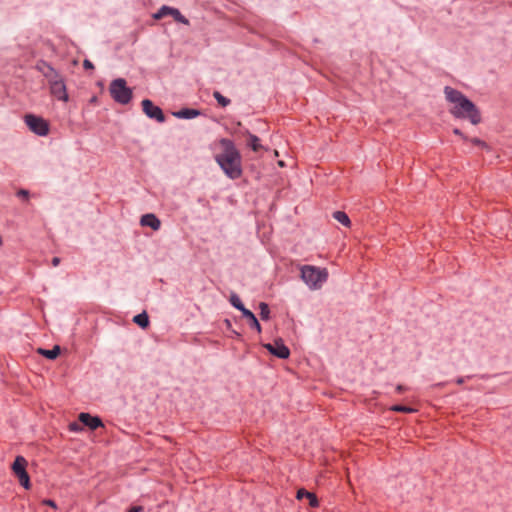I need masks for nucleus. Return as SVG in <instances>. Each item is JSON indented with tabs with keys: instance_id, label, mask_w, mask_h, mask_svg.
Here are the masks:
<instances>
[{
	"instance_id": "nucleus-12",
	"label": "nucleus",
	"mask_w": 512,
	"mask_h": 512,
	"mask_svg": "<svg viewBox=\"0 0 512 512\" xmlns=\"http://www.w3.org/2000/svg\"><path fill=\"white\" fill-rule=\"evenodd\" d=\"M140 224L144 227H150L154 231H158L161 227L160 219L153 213H147L141 216Z\"/></svg>"
},
{
	"instance_id": "nucleus-33",
	"label": "nucleus",
	"mask_w": 512,
	"mask_h": 512,
	"mask_svg": "<svg viewBox=\"0 0 512 512\" xmlns=\"http://www.w3.org/2000/svg\"><path fill=\"white\" fill-rule=\"evenodd\" d=\"M456 384L458 385H462L464 382H465V377H458L456 380H455Z\"/></svg>"
},
{
	"instance_id": "nucleus-31",
	"label": "nucleus",
	"mask_w": 512,
	"mask_h": 512,
	"mask_svg": "<svg viewBox=\"0 0 512 512\" xmlns=\"http://www.w3.org/2000/svg\"><path fill=\"white\" fill-rule=\"evenodd\" d=\"M405 390H406V387H405V386H403V385H401V384H398V385L396 386V391H397L398 393H403Z\"/></svg>"
},
{
	"instance_id": "nucleus-32",
	"label": "nucleus",
	"mask_w": 512,
	"mask_h": 512,
	"mask_svg": "<svg viewBox=\"0 0 512 512\" xmlns=\"http://www.w3.org/2000/svg\"><path fill=\"white\" fill-rule=\"evenodd\" d=\"M143 508L141 506H133L128 512H140Z\"/></svg>"
},
{
	"instance_id": "nucleus-17",
	"label": "nucleus",
	"mask_w": 512,
	"mask_h": 512,
	"mask_svg": "<svg viewBox=\"0 0 512 512\" xmlns=\"http://www.w3.org/2000/svg\"><path fill=\"white\" fill-rule=\"evenodd\" d=\"M60 352H61V348L59 345H55L52 349H44V348L38 349V353L49 360L56 359L60 355Z\"/></svg>"
},
{
	"instance_id": "nucleus-7",
	"label": "nucleus",
	"mask_w": 512,
	"mask_h": 512,
	"mask_svg": "<svg viewBox=\"0 0 512 512\" xmlns=\"http://www.w3.org/2000/svg\"><path fill=\"white\" fill-rule=\"evenodd\" d=\"M24 122L31 132L44 137L49 134L50 124L42 116L28 113L24 116Z\"/></svg>"
},
{
	"instance_id": "nucleus-34",
	"label": "nucleus",
	"mask_w": 512,
	"mask_h": 512,
	"mask_svg": "<svg viewBox=\"0 0 512 512\" xmlns=\"http://www.w3.org/2000/svg\"><path fill=\"white\" fill-rule=\"evenodd\" d=\"M90 102H91V103H96V102H97V97H96V96H93V97L90 99Z\"/></svg>"
},
{
	"instance_id": "nucleus-19",
	"label": "nucleus",
	"mask_w": 512,
	"mask_h": 512,
	"mask_svg": "<svg viewBox=\"0 0 512 512\" xmlns=\"http://www.w3.org/2000/svg\"><path fill=\"white\" fill-rule=\"evenodd\" d=\"M333 218L337 220L339 223L344 225L345 227L351 226V220L346 212L344 211H335L333 212Z\"/></svg>"
},
{
	"instance_id": "nucleus-29",
	"label": "nucleus",
	"mask_w": 512,
	"mask_h": 512,
	"mask_svg": "<svg viewBox=\"0 0 512 512\" xmlns=\"http://www.w3.org/2000/svg\"><path fill=\"white\" fill-rule=\"evenodd\" d=\"M453 133L455 135H458V136L462 137L464 140L467 139V137L462 133V131L459 128H454L453 129Z\"/></svg>"
},
{
	"instance_id": "nucleus-28",
	"label": "nucleus",
	"mask_w": 512,
	"mask_h": 512,
	"mask_svg": "<svg viewBox=\"0 0 512 512\" xmlns=\"http://www.w3.org/2000/svg\"><path fill=\"white\" fill-rule=\"evenodd\" d=\"M83 67H84V69H86V70L94 69V65H93V63H92L90 60H88V59H85V60L83 61Z\"/></svg>"
},
{
	"instance_id": "nucleus-30",
	"label": "nucleus",
	"mask_w": 512,
	"mask_h": 512,
	"mask_svg": "<svg viewBox=\"0 0 512 512\" xmlns=\"http://www.w3.org/2000/svg\"><path fill=\"white\" fill-rule=\"evenodd\" d=\"M60 262H61V259L59 257H53L52 261H51V263L54 267L58 266L60 264Z\"/></svg>"
},
{
	"instance_id": "nucleus-8",
	"label": "nucleus",
	"mask_w": 512,
	"mask_h": 512,
	"mask_svg": "<svg viewBox=\"0 0 512 512\" xmlns=\"http://www.w3.org/2000/svg\"><path fill=\"white\" fill-rule=\"evenodd\" d=\"M142 110L144 114L152 119L157 121L158 123H163L166 120L165 114L163 110L155 105L150 99H143L141 102Z\"/></svg>"
},
{
	"instance_id": "nucleus-16",
	"label": "nucleus",
	"mask_w": 512,
	"mask_h": 512,
	"mask_svg": "<svg viewBox=\"0 0 512 512\" xmlns=\"http://www.w3.org/2000/svg\"><path fill=\"white\" fill-rule=\"evenodd\" d=\"M242 316L248 320L249 326L251 329H254L258 333H261V331H262L261 324L259 323L257 317L251 310H249V309L245 310V312L242 314Z\"/></svg>"
},
{
	"instance_id": "nucleus-27",
	"label": "nucleus",
	"mask_w": 512,
	"mask_h": 512,
	"mask_svg": "<svg viewBox=\"0 0 512 512\" xmlns=\"http://www.w3.org/2000/svg\"><path fill=\"white\" fill-rule=\"evenodd\" d=\"M471 142L476 146H481V147L486 146V143L479 138H473V139H471Z\"/></svg>"
},
{
	"instance_id": "nucleus-14",
	"label": "nucleus",
	"mask_w": 512,
	"mask_h": 512,
	"mask_svg": "<svg viewBox=\"0 0 512 512\" xmlns=\"http://www.w3.org/2000/svg\"><path fill=\"white\" fill-rule=\"evenodd\" d=\"M296 498L298 500H302V499L306 498V500H309V505L313 508L319 506V501H318L316 494H314L304 488H300L297 490Z\"/></svg>"
},
{
	"instance_id": "nucleus-11",
	"label": "nucleus",
	"mask_w": 512,
	"mask_h": 512,
	"mask_svg": "<svg viewBox=\"0 0 512 512\" xmlns=\"http://www.w3.org/2000/svg\"><path fill=\"white\" fill-rule=\"evenodd\" d=\"M78 421L83 425V427H87L91 431H95L98 428L104 427V423L99 416L91 415L88 412L79 413Z\"/></svg>"
},
{
	"instance_id": "nucleus-15",
	"label": "nucleus",
	"mask_w": 512,
	"mask_h": 512,
	"mask_svg": "<svg viewBox=\"0 0 512 512\" xmlns=\"http://www.w3.org/2000/svg\"><path fill=\"white\" fill-rule=\"evenodd\" d=\"M244 134L247 136V146H249L255 152L262 149L260 138L258 136L252 134L248 129H245Z\"/></svg>"
},
{
	"instance_id": "nucleus-9",
	"label": "nucleus",
	"mask_w": 512,
	"mask_h": 512,
	"mask_svg": "<svg viewBox=\"0 0 512 512\" xmlns=\"http://www.w3.org/2000/svg\"><path fill=\"white\" fill-rule=\"evenodd\" d=\"M165 16L173 17V19L181 24L189 25V20L186 18L179 9L170 7L167 5H163L159 8V10L153 15L154 19L159 20L164 18Z\"/></svg>"
},
{
	"instance_id": "nucleus-4",
	"label": "nucleus",
	"mask_w": 512,
	"mask_h": 512,
	"mask_svg": "<svg viewBox=\"0 0 512 512\" xmlns=\"http://www.w3.org/2000/svg\"><path fill=\"white\" fill-rule=\"evenodd\" d=\"M48 72H44V76L48 79L51 94L59 101L67 102L69 96L66 89L64 79L59 73L48 63L43 62Z\"/></svg>"
},
{
	"instance_id": "nucleus-5",
	"label": "nucleus",
	"mask_w": 512,
	"mask_h": 512,
	"mask_svg": "<svg viewBox=\"0 0 512 512\" xmlns=\"http://www.w3.org/2000/svg\"><path fill=\"white\" fill-rule=\"evenodd\" d=\"M109 92L112 99L121 105L128 104L133 97V91L128 87L127 82L123 78H117L111 81Z\"/></svg>"
},
{
	"instance_id": "nucleus-21",
	"label": "nucleus",
	"mask_w": 512,
	"mask_h": 512,
	"mask_svg": "<svg viewBox=\"0 0 512 512\" xmlns=\"http://www.w3.org/2000/svg\"><path fill=\"white\" fill-rule=\"evenodd\" d=\"M259 309H260V318L263 321H267L270 319V308L269 305L266 302H260L259 303Z\"/></svg>"
},
{
	"instance_id": "nucleus-18",
	"label": "nucleus",
	"mask_w": 512,
	"mask_h": 512,
	"mask_svg": "<svg viewBox=\"0 0 512 512\" xmlns=\"http://www.w3.org/2000/svg\"><path fill=\"white\" fill-rule=\"evenodd\" d=\"M133 322L137 324L140 328L146 329L149 324V316L146 311H143L133 317Z\"/></svg>"
},
{
	"instance_id": "nucleus-20",
	"label": "nucleus",
	"mask_w": 512,
	"mask_h": 512,
	"mask_svg": "<svg viewBox=\"0 0 512 512\" xmlns=\"http://www.w3.org/2000/svg\"><path fill=\"white\" fill-rule=\"evenodd\" d=\"M230 304L237 310H239L242 314L247 310L241 301L240 297L236 293H232L229 298Z\"/></svg>"
},
{
	"instance_id": "nucleus-13",
	"label": "nucleus",
	"mask_w": 512,
	"mask_h": 512,
	"mask_svg": "<svg viewBox=\"0 0 512 512\" xmlns=\"http://www.w3.org/2000/svg\"><path fill=\"white\" fill-rule=\"evenodd\" d=\"M200 115L201 111L199 109L189 107L181 108L180 110L173 112L174 117L186 120L194 119Z\"/></svg>"
},
{
	"instance_id": "nucleus-10",
	"label": "nucleus",
	"mask_w": 512,
	"mask_h": 512,
	"mask_svg": "<svg viewBox=\"0 0 512 512\" xmlns=\"http://www.w3.org/2000/svg\"><path fill=\"white\" fill-rule=\"evenodd\" d=\"M264 348L273 356L279 359H287L290 356L289 348L282 339H277L273 343L264 344Z\"/></svg>"
},
{
	"instance_id": "nucleus-24",
	"label": "nucleus",
	"mask_w": 512,
	"mask_h": 512,
	"mask_svg": "<svg viewBox=\"0 0 512 512\" xmlns=\"http://www.w3.org/2000/svg\"><path fill=\"white\" fill-rule=\"evenodd\" d=\"M68 429L73 433H80L83 431V425L79 422H71L68 425Z\"/></svg>"
},
{
	"instance_id": "nucleus-25",
	"label": "nucleus",
	"mask_w": 512,
	"mask_h": 512,
	"mask_svg": "<svg viewBox=\"0 0 512 512\" xmlns=\"http://www.w3.org/2000/svg\"><path fill=\"white\" fill-rule=\"evenodd\" d=\"M16 196L21 198L22 200L24 201H28L29 200V197H30V192L29 190L27 189H19L17 192H16Z\"/></svg>"
},
{
	"instance_id": "nucleus-6",
	"label": "nucleus",
	"mask_w": 512,
	"mask_h": 512,
	"mask_svg": "<svg viewBox=\"0 0 512 512\" xmlns=\"http://www.w3.org/2000/svg\"><path fill=\"white\" fill-rule=\"evenodd\" d=\"M28 462L25 457L18 455L15 457L11 465L14 476L18 479L19 484L26 490L31 488L30 476L27 472Z\"/></svg>"
},
{
	"instance_id": "nucleus-26",
	"label": "nucleus",
	"mask_w": 512,
	"mask_h": 512,
	"mask_svg": "<svg viewBox=\"0 0 512 512\" xmlns=\"http://www.w3.org/2000/svg\"><path fill=\"white\" fill-rule=\"evenodd\" d=\"M43 504H44V505H47V506H49V507H51V508H53V509H56V508H57V504H56V502H55L54 500H52V499H44V500H43Z\"/></svg>"
},
{
	"instance_id": "nucleus-22",
	"label": "nucleus",
	"mask_w": 512,
	"mask_h": 512,
	"mask_svg": "<svg viewBox=\"0 0 512 512\" xmlns=\"http://www.w3.org/2000/svg\"><path fill=\"white\" fill-rule=\"evenodd\" d=\"M213 97L215 98L217 103L222 107H226L231 103V100L223 96L219 91H214Z\"/></svg>"
},
{
	"instance_id": "nucleus-23",
	"label": "nucleus",
	"mask_w": 512,
	"mask_h": 512,
	"mask_svg": "<svg viewBox=\"0 0 512 512\" xmlns=\"http://www.w3.org/2000/svg\"><path fill=\"white\" fill-rule=\"evenodd\" d=\"M392 411L395 412H401V413H413L416 410L410 406L402 405V404H396L391 407Z\"/></svg>"
},
{
	"instance_id": "nucleus-3",
	"label": "nucleus",
	"mask_w": 512,
	"mask_h": 512,
	"mask_svg": "<svg viewBox=\"0 0 512 512\" xmlns=\"http://www.w3.org/2000/svg\"><path fill=\"white\" fill-rule=\"evenodd\" d=\"M301 279L310 290H318L328 279L326 268L304 265L301 268Z\"/></svg>"
},
{
	"instance_id": "nucleus-1",
	"label": "nucleus",
	"mask_w": 512,
	"mask_h": 512,
	"mask_svg": "<svg viewBox=\"0 0 512 512\" xmlns=\"http://www.w3.org/2000/svg\"><path fill=\"white\" fill-rule=\"evenodd\" d=\"M445 98L454 106L449 110L456 119L468 120L472 125H478L482 118L478 107L461 91L446 86L444 88Z\"/></svg>"
},
{
	"instance_id": "nucleus-2",
	"label": "nucleus",
	"mask_w": 512,
	"mask_h": 512,
	"mask_svg": "<svg viewBox=\"0 0 512 512\" xmlns=\"http://www.w3.org/2000/svg\"><path fill=\"white\" fill-rule=\"evenodd\" d=\"M220 144L223 152L215 156L223 172L230 179H238L242 175L241 155L232 140L222 138Z\"/></svg>"
}]
</instances>
